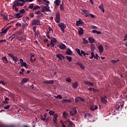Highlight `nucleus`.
<instances>
[{"instance_id":"1","label":"nucleus","mask_w":127,"mask_h":127,"mask_svg":"<svg viewBox=\"0 0 127 127\" xmlns=\"http://www.w3.org/2000/svg\"><path fill=\"white\" fill-rule=\"evenodd\" d=\"M58 26L61 28V29L62 32L64 33L65 32V29L66 28V25L64 24V23H61L60 24H58Z\"/></svg>"},{"instance_id":"2","label":"nucleus","mask_w":127,"mask_h":127,"mask_svg":"<svg viewBox=\"0 0 127 127\" xmlns=\"http://www.w3.org/2000/svg\"><path fill=\"white\" fill-rule=\"evenodd\" d=\"M60 19H61V18L60 17V13L57 12L56 14V18H55L56 22L57 23H59Z\"/></svg>"},{"instance_id":"3","label":"nucleus","mask_w":127,"mask_h":127,"mask_svg":"<svg viewBox=\"0 0 127 127\" xmlns=\"http://www.w3.org/2000/svg\"><path fill=\"white\" fill-rule=\"evenodd\" d=\"M8 56H9V57H11L12 58L13 61H14L15 63H16V62H17V61H18V58H17L16 56H14V55H13V54H8Z\"/></svg>"},{"instance_id":"4","label":"nucleus","mask_w":127,"mask_h":127,"mask_svg":"<svg viewBox=\"0 0 127 127\" xmlns=\"http://www.w3.org/2000/svg\"><path fill=\"white\" fill-rule=\"evenodd\" d=\"M106 99H108V97H107L106 96H104V97H101L100 101L103 104H105V105H107V103H108V100H107Z\"/></svg>"},{"instance_id":"5","label":"nucleus","mask_w":127,"mask_h":127,"mask_svg":"<svg viewBox=\"0 0 127 127\" xmlns=\"http://www.w3.org/2000/svg\"><path fill=\"white\" fill-rule=\"evenodd\" d=\"M70 116H75L77 114V109L76 107L72 108V110L69 111Z\"/></svg>"},{"instance_id":"6","label":"nucleus","mask_w":127,"mask_h":127,"mask_svg":"<svg viewBox=\"0 0 127 127\" xmlns=\"http://www.w3.org/2000/svg\"><path fill=\"white\" fill-rule=\"evenodd\" d=\"M14 4V7H16V6H23L24 5V3H19L18 1H15Z\"/></svg>"},{"instance_id":"7","label":"nucleus","mask_w":127,"mask_h":127,"mask_svg":"<svg viewBox=\"0 0 127 127\" xmlns=\"http://www.w3.org/2000/svg\"><path fill=\"white\" fill-rule=\"evenodd\" d=\"M20 42H24L26 40V36L23 35L22 37H19L17 39Z\"/></svg>"},{"instance_id":"8","label":"nucleus","mask_w":127,"mask_h":127,"mask_svg":"<svg viewBox=\"0 0 127 127\" xmlns=\"http://www.w3.org/2000/svg\"><path fill=\"white\" fill-rule=\"evenodd\" d=\"M32 25H40V20L34 19L32 22Z\"/></svg>"},{"instance_id":"9","label":"nucleus","mask_w":127,"mask_h":127,"mask_svg":"<svg viewBox=\"0 0 127 127\" xmlns=\"http://www.w3.org/2000/svg\"><path fill=\"white\" fill-rule=\"evenodd\" d=\"M23 15L21 14L20 13H18L14 14L13 16H11L12 18H20Z\"/></svg>"},{"instance_id":"10","label":"nucleus","mask_w":127,"mask_h":127,"mask_svg":"<svg viewBox=\"0 0 127 127\" xmlns=\"http://www.w3.org/2000/svg\"><path fill=\"white\" fill-rule=\"evenodd\" d=\"M59 48L61 50H65L67 48V47L64 44H61L59 45Z\"/></svg>"},{"instance_id":"11","label":"nucleus","mask_w":127,"mask_h":127,"mask_svg":"<svg viewBox=\"0 0 127 127\" xmlns=\"http://www.w3.org/2000/svg\"><path fill=\"white\" fill-rule=\"evenodd\" d=\"M82 12H84V14L85 17H88L90 16V13H89V11L86 9L82 10Z\"/></svg>"},{"instance_id":"12","label":"nucleus","mask_w":127,"mask_h":127,"mask_svg":"<svg viewBox=\"0 0 127 127\" xmlns=\"http://www.w3.org/2000/svg\"><path fill=\"white\" fill-rule=\"evenodd\" d=\"M54 83V80H46L43 82L44 84H48L49 85H53V84Z\"/></svg>"},{"instance_id":"13","label":"nucleus","mask_w":127,"mask_h":127,"mask_svg":"<svg viewBox=\"0 0 127 127\" xmlns=\"http://www.w3.org/2000/svg\"><path fill=\"white\" fill-rule=\"evenodd\" d=\"M98 49L100 53H103V52H104V47L103 46V45L98 46Z\"/></svg>"},{"instance_id":"14","label":"nucleus","mask_w":127,"mask_h":127,"mask_svg":"<svg viewBox=\"0 0 127 127\" xmlns=\"http://www.w3.org/2000/svg\"><path fill=\"white\" fill-rule=\"evenodd\" d=\"M66 55H72L73 54V53L72 52V51L69 48L66 49V51L65 52Z\"/></svg>"},{"instance_id":"15","label":"nucleus","mask_w":127,"mask_h":127,"mask_svg":"<svg viewBox=\"0 0 127 127\" xmlns=\"http://www.w3.org/2000/svg\"><path fill=\"white\" fill-rule=\"evenodd\" d=\"M54 3L55 4V6H59V5H60V3H61V0H55L54 1Z\"/></svg>"},{"instance_id":"16","label":"nucleus","mask_w":127,"mask_h":127,"mask_svg":"<svg viewBox=\"0 0 127 127\" xmlns=\"http://www.w3.org/2000/svg\"><path fill=\"white\" fill-rule=\"evenodd\" d=\"M84 83L85 85H87V86H94V83L90 81H85L84 82Z\"/></svg>"},{"instance_id":"17","label":"nucleus","mask_w":127,"mask_h":127,"mask_svg":"<svg viewBox=\"0 0 127 127\" xmlns=\"http://www.w3.org/2000/svg\"><path fill=\"white\" fill-rule=\"evenodd\" d=\"M75 64L76 65H78V66H79L82 69H85V66H84V65H83L82 63L80 62H77L75 63Z\"/></svg>"},{"instance_id":"18","label":"nucleus","mask_w":127,"mask_h":127,"mask_svg":"<svg viewBox=\"0 0 127 127\" xmlns=\"http://www.w3.org/2000/svg\"><path fill=\"white\" fill-rule=\"evenodd\" d=\"M78 84L77 81L72 83V88L73 89H77L78 88Z\"/></svg>"},{"instance_id":"19","label":"nucleus","mask_w":127,"mask_h":127,"mask_svg":"<svg viewBox=\"0 0 127 127\" xmlns=\"http://www.w3.org/2000/svg\"><path fill=\"white\" fill-rule=\"evenodd\" d=\"M1 60L2 62H3V63H5V64L8 63V61H7V58H6V57H2Z\"/></svg>"},{"instance_id":"20","label":"nucleus","mask_w":127,"mask_h":127,"mask_svg":"<svg viewBox=\"0 0 127 127\" xmlns=\"http://www.w3.org/2000/svg\"><path fill=\"white\" fill-rule=\"evenodd\" d=\"M88 40L90 42V43H95V42H96V41L95 40V39H94V38H92L91 37L88 38Z\"/></svg>"},{"instance_id":"21","label":"nucleus","mask_w":127,"mask_h":127,"mask_svg":"<svg viewBox=\"0 0 127 127\" xmlns=\"http://www.w3.org/2000/svg\"><path fill=\"white\" fill-rule=\"evenodd\" d=\"M78 34H79V35H83V34H84V32L83 31V28L82 27H80L79 29H78Z\"/></svg>"},{"instance_id":"22","label":"nucleus","mask_w":127,"mask_h":127,"mask_svg":"<svg viewBox=\"0 0 127 127\" xmlns=\"http://www.w3.org/2000/svg\"><path fill=\"white\" fill-rule=\"evenodd\" d=\"M90 110L93 111L98 110V107L96 105H92L90 107Z\"/></svg>"},{"instance_id":"23","label":"nucleus","mask_w":127,"mask_h":127,"mask_svg":"<svg viewBox=\"0 0 127 127\" xmlns=\"http://www.w3.org/2000/svg\"><path fill=\"white\" fill-rule=\"evenodd\" d=\"M36 59L35 57H34V55H31L30 57V61L32 62V63H33L34 61H35Z\"/></svg>"},{"instance_id":"24","label":"nucleus","mask_w":127,"mask_h":127,"mask_svg":"<svg viewBox=\"0 0 127 127\" xmlns=\"http://www.w3.org/2000/svg\"><path fill=\"white\" fill-rule=\"evenodd\" d=\"M46 116H47V114H45L43 115H41V120L42 121H45V119H46Z\"/></svg>"},{"instance_id":"25","label":"nucleus","mask_w":127,"mask_h":127,"mask_svg":"<svg viewBox=\"0 0 127 127\" xmlns=\"http://www.w3.org/2000/svg\"><path fill=\"white\" fill-rule=\"evenodd\" d=\"M38 2H46V3H49V1L48 0H37Z\"/></svg>"},{"instance_id":"26","label":"nucleus","mask_w":127,"mask_h":127,"mask_svg":"<svg viewBox=\"0 0 127 127\" xmlns=\"http://www.w3.org/2000/svg\"><path fill=\"white\" fill-rule=\"evenodd\" d=\"M27 81H28V78H24L22 80L21 84H22V85H23V84H24V83H26Z\"/></svg>"},{"instance_id":"27","label":"nucleus","mask_w":127,"mask_h":127,"mask_svg":"<svg viewBox=\"0 0 127 127\" xmlns=\"http://www.w3.org/2000/svg\"><path fill=\"white\" fill-rule=\"evenodd\" d=\"M79 24H83V21L80 20L76 21V26H79Z\"/></svg>"},{"instance_id":"28","label":"nucleus","mask_w":127,"mask_h":127,"mask_svg":"<svg viewBox=\"0 0 127 127\" xmlns=\"http://www.w3.org/2000/svg\"><path fill=\"white\" fill-rule=\"evenodd\" d=\"M100 9L103 11V12H105V8H104V4H101V5L99 6Z\"/></svg>"},{"instance_id":"29","label":"nucleus","mask_w":127,"mask_h":127,"mask_svg":"<svg viewBox=\"0 0 127 127\" xmlns=\"http://www.w3.org/2000/svg\"><path fill=\"white\" fill-rule=\"evenodd\" d=\"M75 51H76V52H77V53H78V55H79V56H81V57H83V55H82V54H81V52H80V50L79 49H76Z\"/></svg>"},{"instance_id":"30","label":"nucleus","mask_w":127,"mask_h":127,"mask_svg":"<svg viewBox=\"0 0 127 127\" xmlns=\"http://www.w3.org/2000/svg\"><path fill=\"white\" fill-rule=\"evenodd\" d=\"M82 40H83V44H87V43H88L89 42V41L86 40L84 38H82Z\"/></svg>"},{"instance_id":"31","label":"nucleus","mask_w":127,"mask_h":127,"mask_svg":"<svg viewBox=\"0 0 127 127\" xmlns=\"http://www.w3.org/2000/svg\"><path fill=\"white\" fill-rule=\"evenodd\" d=\"M21 67H23L24 66L25 68H27V64H26V63L25 62H24L22 64H21Z\"/></svg>"},{"instance_id":"32","label":"nucleus","mask_w":127,"mask_h":127,"mask_svg":"<svg viewBox=\"0 0 127 127\" xmlns=\"http://www.w3.org/2000/svg\"><path fill=\"white\" fill-rule=\"evenodd\" d=\"M51 42H53L54 43H56V42H57V40H56V38H53L51 40Z\"/></svg>"},{"instance_id":"33","label":"nucleus","mask_w":127,"mask_h":127,"mask_svg":"<svg viewBox=\"0 0 127 127\" xmlns=\"http://www.w3.org/2000/svg\"><path fill=\"white\" fill-rule=\"evenodd\" d=\"M65 81L68 83H71L72 79H71V78L70 77H67L65 79Z\"/></svg>"},{"instance_id":"34","label":"nucleus","mask_w":127,"mask_h":127,"mask_svg":"<svg viewBox=\"0 0 127 127\" xmlns=\"http://www.w3.org/2000/svg\"><path fill=\"white\" fill-rule=\"evenodd\" d=\"M33 7H34V4L33 3L30 4V5L28 7L30 9H32V8L33 9Z\"/></svg>"},{"instance_id":"35","label":"nucleus","mask_w":127,"mask_h":127,"mask_svg":"<svg viewBox=\"0 0 127 127\" xmlns=\"http://www.w3.org/2000/svg\"><path fill=\"white\" fill-rule=\"evenodd\" d=\"M119 61H120V60H117L116 61L112 60H111V63H113V64H116V63H118V62H119Z\"/></svg>"},{"instance_id":"36","label":"nucleus","mask_w":127,"mask_h":127,"mask_svg":"<svg viewBox=\"0 0 127 127\" xmlns=\"http://www.w3.org/2000/svg\"><path fill=\"white\" fill-rule=\"evenodd\" d=\"M91 51H94L95 50V48H96V47L95 46V45H94V44H92L91 47Z\"/></svg>"},{"instance_id":"37","label":"nucleus","mask_w":127,"mask_h":127,"mask_svg":"<svg viewBox=\"0 0 127 127\" xmlns=\"http://www.w3.org/2000/svg\"><path fill=\"white\" fill-rule=\"evenodd\" d=\"M66 58L68 60L69 62H71L72 61V57L66 56Z\"/></svg>"},{"instance_id":"38","label":"nucleus","mask_w":127,"mask_h":127,"mask_svg":"<svg viewBox=\"0 0 127 127\" xmlns=\"http://www.w3.org/2000/svg\"><path fill=\"white\" fill-rule=\"evenodd\" d=\"M46 36L48 37V38H49V39H51V38H50V32L48 31L47 32V33L46 34Z\"/></svg>"},{"instance_id":"39","label":"nucleus","mask_w":127,"mask_h":127,"mask_svg":"<svg viewBox=\"0 0 127 127\" xmlns=\"http://www.w3.org/2000/svg\"><path fill=\"white\" fill-rule=\"evenodd\" d=\"M46 11V7L44 6L42 7V9L41 10V12H45Z\"/></svg>"},{"instance_id":"40","label":"nucleus","mask_w":127,"mask_h":127,"mask_svg":"<svg viewBox=\"0 0 127 127\" xmlns=\"http://www.w3.org/2000/svg\"><path fill=\"white\" fill-rule=\"evenodd\" d=\"M38 8H40V6L36 5V6L33 7L32 10H36V9H38Z\"/></svg>"},{"instance_id":"41","label":"nucleus","mask_w":127,"mask_h":127,"mask_svg":"<svg viewBox=\"0 0 127 127\" xmlns=\"http://www.w3.org/2000/svg\"><path fill=\"white\" fill-rule=\"evenodd\" d=\"M60 9L62 11H64V5L62 4H60Z\"/></svg>"},{"instance_id":"42","label":"nucleus","mask_w":127,"mask_h":127,"mask_svg":"<svg viewBox=\"0 0 127 127\" xmlns=\"http://www.w3.org/2000/svg\"><path fill=\"white\" fill-rule=\"evenodd\" d=\"M81 55L82 54V55H83V56H84L85 57H86V55H88V54H86L85 52H84V51L83 50L81 51Z\"/></svg>"},{"instance_id":"43","label":"nucleus","mask_w":127,"mask_h":127,"mask_svg":"<svg viewBox=\"0 0 127 127\" xmlns=\"http://www.w3.org/2000/svg\"><path fill=\"white\" fill-rule=\"evenodd\" d=\"M7 31L5 30V29H1V32H0V33H3V34H6V33H7Z\"/></svg>"},{"instance_id":"44","label":"nucleus","mask_w":127,"mask_h":127,"mask_svg":"<svg viewBox=\"0 0 127 127\" xmlns=\"http://www.w3.org/2000/svg\"><path fill=\"white\" fill-rule=\"evenodd\" d=\"M49 114L50 116H53V115H54V112H53L52 110H51L49 112Z\"/></svg>"},{"instance_id":"45","label":"nucleus","mask_w":127,"mask_h":127,"mask_svg":"<svg viewBox=\"0 0 127 127\" xmlns=\"http://www.w3.org/2000/svg\"><path fill=\"white\" fill-rule=\"evenodd\" d=\"M56 57L57 58H58L59 59V60H62V59H61V54H57V55H56Z\"/></svg>"},{"instance_id":"46","label":"nucleus","mask_w":127,"mask_h":127,"mask_svg":"<svg viewBox=\"0 0 127 127\" xmlns=\"http://www.w3.org/2000/svg\"><path fill=\"white\" fill-rule=\"evenodd\" d=\"M35 14H37L38 15H40V14H41V15H42V13H41V12L40 11H38L35 12Z\"/></svg>"},{"instance_id":"47","label":"nucleus","mask_w":127,"mask_h":127,"mask_svg":"<svg viewBox=\"0 0 127 127\" xmlns=\"http://www.w3.org/2000/svg\"><path fill=\"white\" fill-rule=\"evenodd\" d=\"M25 12V10L24 9H22V10H21L20 11V13H21V14H23V13H24Z\"/></svg>"},{"instance_id":"48","label":"nucleus","mask_w":127,"mask_h":127,"mask_svg":"<svg viewBox=\"0 0 127 127\" xmlns=\"http://www.w3.org/2000/svg\"><path fill=\"white\" fill-rule=\"evenodd\" d=\"M64 118H66V117H68V114L66 112H64L63 113Z\"/></svg>"},{"instance_id":"49","label":"nucleus","mask_w":127,"mask_h":127,"mask_svg":"<svg viewBox=\"0 0 127 127\" xmlns=\"http://www.w3.org/2000/svg\"><path fill=\"white\" fill-rule=\"evenodd\" d=\"M55 43H53V42H51V44L50 46L52 48H54L55 46V44H54Z\"/></svg>"},{"instance_id":"50","label":"nucleus","mask_w":127,"mask_h":127,"mask_svg":"<svg viewBox=\"0 0 127 127\" xmlns=\"http://www.w3.org/2000/svg\"><path fill=\"white\" fill-rule=\"evenodd\" d=\"M62 98H63L62 96L60 95H59L56 97V99H59V100H61V99H62Z\"/></svg>"},{"instance_id":"51","label":"nucleus","mask_w":127,"mask_h":127,"mask_svg":"<svg viewBox=\"0 0 127 127\" xmlns=\"http://www.w3.org/2000/svg\"><path fill=\"white\" fill-rule=\"evenodd\" d=\"M29 16L30 17L33 18V17H34V14L32 13H30L29 14Z\"/></svg>"},{"instance_id":"52","label":"nucleus","mask_w":127,"mask_h":127,"mask_svg":"<svg viewBox=\"0 0 127 127\" xmlns=\"http://www.w3.org/2000/svg\"><path fill=\"white\" fill-rule=\"evenodd\" d=\"M79 98V101H80V102H84L85 101V100L84 99V98H82V97H78Z\"/></svg>"},{"instance_id":"53","label":"nucleus","mask_w":127,"mask_h":127,"mask_svg":"<svg viewBox=\"0 0 127 127\" xmlns=\"http://www.w3.org/2000/svg\"><path fill=\"white\" fill-rule=\"evenodd\" d=\"M93 91L94 92V93L100 92V90L99 89H96L95 88H93Z\"/></svg>"},{"instance_id":"54","label":"nucleus","mask_w":127,"mask_h":127,"mask_svg":"<svg viewBox=\"0 0 127 127\" xmlns=\"http://www.w3.org/2000/svg\"><path fill=\"white\" fill-rule=\"evenodd\" d=\"M53 121L56 125H57V119L54 118Z\"/></svg>"},{"instance_id":"55","label":"nucleus","mask_w":127,"mask_h":127,"mask_svg":"<svg viewBox=\"0 0 127 127\" xmlns=\"http://www.w3.org/2000/svg\"><path fill=\"white\" fill-rule=\"evenodd\" d=\"M46 11H50V7L45 6Z\"/></svg>"},{"instance_id":"56","label":"nucleus","mask_w":127,"mask_h":127,"mask_svg":"<svg viewBox=\"0 0 127 127\" xmlns=\"http://www.w3.org/2000/svg\"><path fill=\"white\" fill-rule=\"evenodd\" d=\"M3 18L5 20H7V15H4L3 16Z\"/></svg>"},{"instance_id":"57","label":"nucleus","mask_w":127,"mask_h":127,"mask_svg":"<svg viewBox=\"0 0 127 127\" xmlns=\"http://www.w3.org/2000/svg\"><path fill=\"white\" fill-rule=\"evenodd\" d=\"M68 125L69 127H72V125H73V122L71 121H68Z\"/></svg>"},{"instance_id":"58","label":"nucleus","mask_w":127,"mask_h":127,"mask_svg":"<svg viewBox=\"0 0 127 127\" xmlns=\"http://www.w3.org/2000/svg\"><path fill=\"white\" fill-rule=\"evenodd\" d=\"M13 9H15L16 12L18 11V8H16V7H14V5H13Z\"/></svg>"},{"instance_id":"59","label":"nucleus","mask_w":127,"mask_h":127,"mask_svg":"<svg viewBox=\"0 0 127 127\" xmlns=\"http://www.w3.org/2000/svg\"><path fill=\"white\" fill-rule=\"evenodd\" d=\"M0 84L3 85V86H5V85H6V83H4L3 81H0Z\"/></svg>"},{"instance_id":"60","label":"nucleus","mask_w":127,"mask_h":127,"mask_svg":"<svg viewBox=\"0 0 127 127\" xmlns=\"http://www.w3.org/2000/svg\"><path fill=\"white\" fill-rule=\"evenodd\" d=\"M16 27H18V26H21V23H17L15 24Z\"/></svg>"},{"instance_id":"61","label":"nucleus","mask_w":127,"mask_h":127,"mask_svg":"<svg viewBox=\"0 0 127 127\" xmlns=\"http://www.w3.org/2000/svg\"><path fill=\"white\" fill-rule=\"evenodd\" d=\"M127 40V33L124 36V41Z\"/></svg>"},{"instance_id":"62","label":"nucleus","mask_w":127,"mask_h":127,"mask_svg":"<svg viewBox=\"0 0 127 127\" xmlns=\"http://www.w3.org/2000/svg\"><path fill=\"white\" fill-rule=\"evenodd\" d=\"M4 109H5V110H8V109H9V105H7L6 106L4 107Z\"/></svg>"},{"instance_id":"63","label":"nucleus","mask_w":127,"mask_h":127,"mask_svg":"<svg viewBox=\"0 0 127 127\" xmlns=\"http://www.w3.org/2000/svg\"><path fill=\"white\" fill-rule=\"evenodd\" d=\"M79 101H80L79 100V97H76L75 98V102H76V103H78Z\"/></svg>"},{"instance_id":"64","label":"nucleus","mask_w":127,"mask_h":127,"mask_svg":"<svg viewBox=\"0 0 127 127\" xmlns=\"http://www.w3.org/2000/svg\"><path fill=\"white\" fill-rule=\"evenodd\" d=\"M89 16H91L92 17V18H94V17H95V15H93L91 13H89Z\"/></svg>"}]
</instances>
